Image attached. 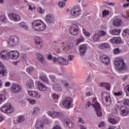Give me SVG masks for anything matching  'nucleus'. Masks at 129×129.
<instances>
[{"label":"nucleus","mask_w":129,"mask_h":129,"mask_svg":"<svg viewBox=\"0 0 129 129\" xmlns=\"http://www.w3.org/2000/svg\"><path fill=\"white\" fill-rule=\"evenodd\" d=\"M45 21L47 24H54L55 23V17H54L53 15L48 14L46 15L45 18Z\"/></svg>","instance_id":"obj_12"},{"label":"nucleus","mask_w":129,"mask_h":129,"mask_svg":"<svg viewBox=\"0 0 129 129\" xmlns=\"http://www.w3.org/2000/svg\"><path fill=\"white\" fill-rule=\"evenodd\" d=\"M38 112H40V108H39V107L34 108V111L33 112V114L38 113Z\"/></svg>","instance_id":"obj_46"},{"label":"nucleus","mask_w":129,"mask_h":129,"mask_svg":"<svg viewBox=\"0 0 129 129\" xmlns=\"http://www.w3.org/2000/svg\"><path fill=\"white\" fill-rule=\"evenodd\" d=\"M19 25L20 28H23L24 30H28V26L25 22H22L19 24Z\"/></svg>","instance_id":"obj_31"},{"label":"nucleus","mask_w":129,"mask_h":129,"mask_svg":"<svg viewBox=\"0 0 129 129\" xmlns=\"http://www.w3.org/2000/svg\"><path fill=\"white\" fill-rule=\"evenodd\" d=\"M74 56L72 55H69L68 59L70 61H72L73 60Z\"/></svg>","instance_id":"obj_59"},{"label":"nucleus","mask_w":129,"mask_h":129,"mask_svg":"<svg viewBox=\"0 0 129 129\" xmlns=\"http://www.w3.org/2000/svg\"><path fill=\"white\" fill-rule=\"evenodd\" d=\"M7 98H6V96L4 94H0V104H2V102H4L6 101Z\"/></svg>","instance_id":"obj_34"},{"label":"nucleus","mask_w":129,"mask_h":129,"mask_svg":"<svg viewBox=\"0 0 129 129\" xmlns=\"http://www.w3.org/2000/svg\"><path fill=\"white\" fill-rule=\"evenodd\" d=\"M100 86L101 87H105L107 89V90H110V85L107 83H101L100 84Z\"/></svg>","instance_id":"obj_26"},{"label":"nucleus","mask_w":129,"mask_h":129,"mask_svg":"<svg viewBox=\"0 0 129 129\" xmlns=\"http://www.w3.org/2000/svg\"><path fill=\"white\" fill-rule=\"evenodd\" d=\"M32 24L33 28L35 30V31H44V30L46 29V24L40 20H35L32 23Z\"/></svg>","instance_id":"obj_3"},{"label":"nucleus","mask_w":129,"mask_h":129,"mask_svg":"<svg viewBox=\"0 0 129 129\" xmlns=\"http://www.w3.org/2000/svg\"><path fill=\"white\" fill-rule=\"evenodd\" d=\"M110 42L111 43L115 44V37H112V38H111Z\"/></svg>","instance_id":"obj_58"},{"label":"nucleus","mask_w":129,"mask_h":129,"mask_svg":"<svg viewBox=\"0 0 129 129\" xmlns=\"http://www.w3.org/2000/svg\"><path fill=\"white\" fill-rule=\"evenodd\" d=\"M62 105L66 108H70V107H72V99L70 97L64 99L62 100Z\"/></svg>","instance_id":"obj_11"},{"label":"nucleus","mask_w":129,"mask_h":129,"mask_svg":"<svg viewBox=\"0 0 129 129\" xmlns=\"http://www.w3.org/2000/svg\"><path fill=\"white\" fill-rule=\"evenodd\" d=\"M99 48L100 49H107L109 48V45L106 43H102L99 45Z\"/></svg>","instance_id":"obj_27"},{"label":"nucleus","mask_w":129,"mask_h":129,"mask_svg":"<svg viewBox=\"0 0 129 129\" xmlns=\"http://www.w3.org/2000/svg\"><path fill=\"white\" fill-rule=\"evenodd\" d=\"M103 17L104 18L105 16H107V15H109V11L108 10H105L102 12Z\"/></svg>","instance_id":"obj_41"},{"label":"nucleus","mask_w":129,"mask_h":129,"mask_svg":"<svg viewBox=\"0 0 129 129\" xmlns=\"http://www.w3.org/2000/svg\"><path fill=\"white\" fill-rule=\"evenodd\" d=\"M40 79L42 81H44L46 84H49V80L45 76H41L40 77Z\"/></svg>","instance_id":"obj_33"},{"label":"nucleus","mask_w":129,"mask_h":129,"mask_svg":"<svg viewBox=\"0 0 129 129\" xmlns=\"http://www.w3.org/2000/svg\"><path fill=\"white\" fill-rule=\"evenodd\" d=\"M34 68L29 67L27 69L26 71L28 73H31V72H33V71H34Z\"/></svg>","instance_id":"obj_44"},{"label":"nucleus","mask_w":129,"mask_h":129,"mask_svg":"<svg viewBox=\"0 0 129 129\" xmlns=\"http://www.w3.org/2000/svg\"><path fill=\"white\" fill-rule=\"evenodd\" d=\"M21 58L23 62H26L27 61H28V57H27V54L26 53H23Z\"/></svg>","instance_id":"obj_30"},{"label":"nucleus","mask_w":129,"mask_h":129,"mask_svg":"<svg viewBox=\"0 0 129 129\" xmlns=\"http://www.w3.org/2000/svg\"><path fill=\"white\" fill-rule=\"evenodd\" d=\"M80 9L77 7H75L74 8L71 9V14L74 17H77L80 15L81 13Z\"/></svg>","instance_id":"obj_14"},{"label":"nucleus","mask_w":129,"mask_h":129,"mask_svg":"<svg viewBox=\"0 0 129 129\" xmlns=\"http://www.w3.org/2000/svg\"><path fill=\"white\" fill-rule=\"evenodd\" d=\"M28 88H29L30 89H33L34 88V82L33 80H30L27 85Z\"/></svg>","instance_id":"obj_28"},{"label":"nucleus","mask_w":129,"mask_h":129,"mask_svg":"<svg viewBox=\"0 0 129 129\" xmlns=\"http://www.w3.org/2000/svg\"><path fill=\"white\" fill-rule=\"evenodd\" d=\"M1 110L2 112L9 114L14 112V108L12 107L10 103H7L3 105Z\"/></svg>","instance_id":"obj_6"},{"label":"nucleus","mask_w":129,"mask_h":129,"mask_svg":"<svg viewBox=\"0 0 129 129\" xmlns=\"http://www.w3.org/2000/svg\"><path fill=\"white\" fill-rule=\"evenodd\" d=\"M114 65H116V69L118 71H121V70H124L126 68L125 65H124V62L123 59L121 58H116L114 62Z\"/></svg>","instance_id":"obj_5"},{"label":"nucleus","mask_w":129,"mask_h":129,"mask_svg":"<svg viewBox=\"0 0 129 129\" xmlns=\"http://www.w3.org/2000/svg\"><path fill=\"white\" fill-rule=\"evenodd\" d=\"M50 78L51 80L53 81V82H57V79H56V77L54 76H51Z\"/></svg>","instance_id":"obj_48"},{"label":"nucleus","mask_w":129,"mask_h":129,"mask_svg":"<svg viewBox=\"0 0 129 129\" xmlns=\"http://www.w3.org/2000/svg\"><path fill=\"white\" fill-rule=\"evenodd\" d=\"M64 88L68 91L70 89V85H69V84L66 83L64 84Z\"/></svg>","instance_id":"obj_49"},{"label":"nucleus","mask_w":129,"mask_h":129,"mask_svg":"<svg viewBox=\"0 0 129 129\" xmlns=\"http://www.w3.org/2000/svg\"><path fill=\"white\" fill-rule=\"evenodd\" d=\"M57 62L59 63L61 65H62V66H67V65H68V60H67L64 58L62 57H58L57 58Z\"/></svg>","instance_id":"obj_23"},{"label":"nucleus","mask_w":129,"mask_h":129,"mask_svg":"<svg viewBox=\"0 0 129 129\" xmlns=\"http://www.w3.org/2000/svg\"><path fill=\"white\" fill-rule=\"evenodd\" d=\"M111 33L112 35H119L120 34V30H113L112 31H111Z\"/></svg>","instance_id":"obj_36"},{"label":"nucleus","mask_w":129,"mask_h":129,"mask_svg":"<svg viewBox=\"0 0 129 129\" xmlns=\"http://www.w3.org/2000/svg\"><path fill=\"white\" fill-rule=\"evenodd\" d=\"M84 40H85L84 37L80 36V37L77 40V45H79V44L81 43V42L84 41Z\"/></svg>","instance_id":"obj_37"},{"label":"nucleus","mask_w":129,"mask_h":129,"mask_svg":"<svg viewBox=\"0 0 129 129\" xmlns=\"http://www.w3.org/2000/svg\"><path fill=\"white\" fill-rule=\"evenodd\" d=\"M21 0H14V4L13 6H16V5H18V4H21Z\"/></svg>","instance_id":"obj_54"},{"label":"nucleus","mask_w":129,"mask_h":129,"mask_svg":"<svg viewBox=\"0 0 129 129\" xmlns=\"http://www.w3.org/2000/svg\"><path fill=\"white\" fill-rule=\"evenodd\" d=\"M28 100L30 102V103H31V104H35V103H36V101L34 99H31L30 98H28Z\"/></svg>","instance_id":"obj_51"},{"label":"nucleus","mask_w":129,"mask_h":129,"mask_svg":"<svg viewBox=\"0 0 129 129\" xmlns=\"http://www.w3.org/2000/svg\"><path fill=\"white\" fill-rule=\"evenodd\" d=\"M90 78H91V77L90 76H88V79H87L86 83H89V82H90Z\"/></svg>","instance_id":"obj_61"},{"label":"nucleus","mask_w":129,"mask_h":129,"mask_svg":"<svg viewBox=\"0 0 129 129\" xmlns=\"http://www.w3.org/2000/svg\"><path fill=\"white\" fill-rule=\"evenodd\" d=\"M10 85H11V83H10V82H8L5 83V86H6V87H8V86H10Z\"/></svg>","instance_id":"obj_62"},{"label":"nucleus","mask_w":129,"mask_h":129,"mask_svg":"<svg viewBox=\"0 0 129 129\" xmlns=\"http://www.w3.org/2000/svg\"><path fill=\"white\" fill-rule=\"evenodd\" d=\"M90 105H92L93 107L95 108L97 115L98 116H102V112H101V106H100V104L96 100V98H94L92 99V104L90 101H88L87 104L86 105V107H88L90 106Z\"/></svg>","instance_id":"obj_2"},{"label":"nucleus","mask_w":129,"mask_h":129,"mask_svg":"<svg viewBox=\"0 0 129 129\" xmlns=\"http://www.w3.org/2000/svg\"><path fill=\"white\" fill-rule=\"evenodd\" d=\"M19 41L20 39L17 36H11L9 38L8 44L9 46H10V47H15L16 45H18L19 44Z\"/></svg>","instance_id":"obj_9"},{"label":"nucleus","mask_w":129,"mask_h":129,"mask_svg":"<svg viewBox=\"0 0 129 129\" xmlns=\"http://www.w3.org/2000/svg\"><path fill=\"white\" fill-rule=\"evenodd\" d=\"M7 70L6 68L3 65V63L0 61V76L3 77V76H6L7 75Z\"/></svg>","instance_id":"obj_17"},{"label":"nucleus","mask_w":129,"mask_h":129,"mask_svg":"<svg viewBox=\"0 0 129 129\" xmlns=\"http://www.w3.org/2000/svg\"><path fill=\"white\" fill-rule=\"evenodd\" d=\"M47 59L48 60H52V59H53V55L51 54H48Z\"/></svg>","instance_id":"obj_60"},{"label":"nucleus","mask_w":129,"mask_h":129,"mask_svg":"<svg viewBox=\"0 0 129 129\" xmlns=\"http://www.w3.org/2000/svg\"><path fill=\"white\" fill-rule=\"evenodd\" d=\"M127 7H129V3H126V4H123V8H126Z\"/></svg>","instance_id":"obj_63"},{"label":"nucleus","mask_w":129,"mask_h":129,"mask_svg":"<svg viewBox=\"0 0 129 129\" xmlns=\"http://www.w3.org/2000/svg\"><path fill=\"white\" fill-rule=\"evenodd\" d=\"M69 33L72 36H77L79 33V27L77 24H73L69 28Z\"/></svg>","instance_id":"obj_7"},{"label":"nucleus","mask_w":129,"mask_h":129,"mask_svg":"<svg viewBox=\"0 0 129 129\" xmlns=\"http://www.w3.org/2000/svg\"><path fill=\"white\" fill-rule=\"evenodd\" d=\"M109 122L112 123V124H115V123H117V121L115 120L114 118H110L109 120Z\"/></svg>","instance_id":"obj_42"},{"label":"nucleus","mask_w":129,"mask_h":129,"mask_svg":"<svg viewBox=\"0 0 129 129\" xmlns=\"http://www.w3.org/2000/svg\"><path fill=\"white\" fill-rule=\"evenodd\" d=\"M52 129H62V128H61L60 126L56 125L54 126Z\"/></svg>","instance_id":"obj_64"},{"label":"nucleus","mask_w":129,"mask_h":129,"mask_svg":"<svg viewBox=\"0 0 129 129\" xmlns=\"http://www.w3.org/2000/svg\"><path fill=\"white\" fill-rule=\"evenodd\" d=\"M52 115L53 117H60L61 113L58 112H53Z\"/></svg>","instance_id":"obj_39"},{"label":"nucleus","mask_w":129,"mask_h":129,"mask_svg":"<svg viewBox=\"0 0 129 129\" xmlns=\"http://www.w3.org/2000/svg\"><path fill=\"white\" fill-rule=\"evenodd\" d=\"M119 110L121 111L122 115L125 116L128 114L129 111L125 106H120Z\"/></svg>","instance_id":"obj_22"},{"label":"nucleus","mask_w":129,"mask_h":129,"mask_svg":"<svg viewBox=\"0 0 129 129\" xmlns=\"http://www.w3.org/2000/svg\"><path fill=\"white\" fill-rule=\"evenodd\" d=\"M83 33L86 37L90 36V33L88 32H87L86 30H85V29L84 28H83Z\"/></svg>","instance_id":"obj_40"},{"label":"nucleus","mask_w":129,"mask_h":129,"mask_svg":"<svg viewBox=\"0 0 129 129\" xmlns=\"http://www.w3.org/2000/svg\"><path fill=\"white\" fill-rule=\"evenodd\" d=\"M120 108V107H119V105L116 104L115 105V111H116L117 113V111H118V110H119Z\"/></svg>","instance_id":"obj_52"},{"label":"nucleus","mask_w":129,"mask_h":129,"mask_svg":"<svg viewBox=\"0 0 129 129\" xmlns=\"http://www.w3.org/2000/svg\"><path fill=\"white\" fill-rule=\"evenodd\" d=\"M52 97L53 99H54V100H57L58 98H59V95L57 94H53L52 95Z\"/></svg>","instance_id":"obj_45"},{"label":"nucleus","mask_w":129,"mask_h":129,"mask_svg":"<svg viewBox=\"0 0 129 129\" xmlns=\"http://www.w3.org/2000/svg\"><path fill=\"white\" fill-rule=\"evenodd\" d=\"M66 122L69 127H72V126H73L72 122L68 121H66Z\"/></svg>","instance_id":"obj_53"},{"label":"nucleus","mask_w":129,"mask_h":129,"mask_svg":"<svg viewBox=\"0 0 129 129\" xmlns=\"http://www.w3.org/2000/svg\"><path fill=\"white\" fill-rule=\"evenodd\" d=\"M36 129H44V123L41 121H37L35 123Z\"/></svg>","instance_id":"obj_24"},{"label":"nucleus","mask_w":129,"mask_h":129,"mask_svg":"<svg viewBox=\"0 0 129 129\" xmlns=\"http://www.w3.org/2000/svg\"><path fill=\"white\" fill-rule=\"evenodd\" d=\"M106 33L103 30H99L98 33H95L93 36V40L94 42H99L100 41V37L105 36Z\"/></svg>","instance_id":"obj_10"},{"label":"nucleus","mask_w":129,"mask_h":129,"mask_svg":"<svg viewBox=\"0 0 129 129\" xmlns=\"http://www.w3.org/2000/svg\"><path fill=\"white\" fill-rule=\"evenodd\" d=\"M101 99L103 104L105 106H109L111 104V99L110 95L107 92H102L101 94Z\"/></svg>","instance_id":"obj_4"},{"label":"nucleus","mask_w":129,"mask_h":129,"mask_svg":"<svg viewBox=\"0 0 129 129\" xmlns=\"http://www.w3.org/2000/svg\"><path fill=\"white\" fill-rule=\"evenodd\" d=\"M9 17L11 20L14 21V22H19L21 21V16L18 14L15 13L10 14Z\"/></svg>","instance_id":"obj_15"},{"label":"nucleus","mask_w":129,"mask_h":129,"mask_svg":"<svg viewBox=\"0 0 129 129\" xmlns=\"http://www.w3.org/2000/svg\"><path fill=\"white\" fill-rule=\"evenodd\" d=\"M37 86L38 89L41 91H45L47 90V86L44 85L41 81H38L37 83Z\"/></svg>","instance_id":"obj_21"},{"label":"nucleus","mask_w":129,"mask_h":129,"mask_svg":"<svg viewBox=\"0 0 129 129\" xmlns=\"http://www.w3.org/2000/svg\"><path fill=\"white\" fill-rule=\"evenodd\" d=\"M115 44H120V43H121V38H120V37H115Z\"/></svg>","instance_id":"obj_38"},{"label":"nucleus","mask_w":129,"mask_h":129,"mask_svg":"<svg viewBox=\"0 0 129 129\" xmlns=\"http://www.w3.org/2000/svg\"><path fill=\"white\" fill-rule=\"evenodd\" d=\"M37 11L38 12L40 13V14H43V9H42V8L39 7L37 8Z\"/></svg>","instance_id":"obj_56"},{"label":"nucleus","mask_w":129,"mask_h":129,"mask_svg":"<svg viewBox=\"0 0 129 129\" xmlns=\"http://www.w3.org/2000/svg\"><path fill=\"white\" fill-rule=\"evenodd\" d=\"M64 45L66 49L71 53H75L77 51L76 47L74 46V44L72 42H66V44H64Z\"/></svg>","instance_id":"obj_8"},{"label":"nucleus","mask_w":129,"mask_h":129,"mask_svg":"<svg viewBox=\"0 0 129 129\" xmlns=\"http://www.w3.org/2000/svg\"><path fill=\"white\" fill-rule=\"evenodd\" d=\"M79 51L81 56H84L86 51H87V46L86 45H81L80 47Z\"/></svg>","instance_id":"obj_19"},{"label":"nucleus","mask_w":129,"mask_h":129,"mask_svg":"<svg viewBox=\"0 0 129 129\" xmlns=\"http://www.w3.org/2000/svg\"><path fill=\"white\" fill-rule=\"evenodd\" d=\"M114 95H115V96H120V95H122V92L120 91L117 93L114 92Z\"/></svg>","instance_id":"obj_50"},{"label":"nucleus","mask_w":129,"mask_h":129,"mask_svg":"<svg viewBox=\"0 0 129 129\" xmlns=\"http://www.w3.org/2000/svg\"><path fill=\"white\" fill-rule=\"evenodd\" d=\"M66 3L64 2H60L58 3V6L59 8H64L65 7Z\"/></svg>","instance_id":"obj_43"},{"label":"nucleus","mask_w":129,"mask_h":129,"mask_svg":"<svg viewBox=\"0 0 129 129\" xmlns=\"http://www.w3.org/2000/svg\"><path fill=\"white\" fill-rule=\"evenodd\" d=\"M1 57L3 60L12 59L16 60L20 57V53L17 50H11L8 52L7 50H3L1 53Z\"/></svg>","instance_id":"obj_1"},{"label":"nucleus","mask_w":129,"mask_h":129,"mask_svg":"<svg viewBox=\"0 0 129 129\" xmlns=\"http://www.w3.org/2000/svg\"><path fill=\"white\" fill-rule=\"evenodd\" d=\"M35 97H37V98H40L41 97V94H39L38 92H35Z\"/></svg>","instance_id":"obj_57"},{"label":"nucleus","mask_w":129,"mask_h":129,"mask_svg":"<svg viewBox=\"0 0 129 129\" xmlns=\"http://www.w3.org/2000/svg\"><path fill=\"white\" fill-rule=\"evenodd\" d=\"M25 120V117L23 115H20L18 118L17 119V121L18 122H23Z\"/></svg>","instance_id":"obj_35"},{"label":"nucleus","mask_w":129,"mask_h":129,"mask_svg":"<svg viewBox=\"0 0 129 129\" xmlns=\"http://www.w3.org/2000/svg\"><path fill=\"white\" fill-rule=\"evenodd\" d=\"M36 57L37 59H38L39 62L40 63H42V64H46V61H45V58L43 56V55H42L41 53L39 52H37L36 53Z\"/></svg>","instance_id":"obj_20"},{"label":"nucleus","mask_w":129,"mask_h":129,"mask_svg":"<svg viewBox=\"0 0 129 129\" xmlns=\"http://www.w3.org/2000/svg\"><path fill=\"white\" fill-rule=\"evenodd\" d=\"M60 87L61 86H60V85L56 84H53L52 86L53 89H54L55 91H59V90L61 91Z\"/></svg>","instance_id":"obj_29"},{"label":"nucleus","mask_w":129,"mask_h":129,"mask_svg":"<svg viewBox=\"0 0 129 129\" xmlns=\"http://www.w3.org/2000/svg\"><path fill=\"white\" fill-rule=\"evenodd\" d=\"M35 42L38 49H41L43 47V44H42L41 39L38 36L35 37Z\"/></svg>","instance_id":"obj_18"},{"label":"nucleus","mask_w":129,"mask_h":129,"mask_svg":"<svg viewBox=\"0 0 129 129\" xmlns=\"http://www.w3.org/2000/svg\"><path fill=\"white\" fill-rule=\"evenodd\" d=\"M11 89L14 93H19L22 90V87L18 84L13 83Z\"/></svg>","instance_id":"obj_13"},{"label":"nucleus","mask_w":129,"mask_h":129,"mask_svg":"<svg viewBox=\"0 0 129 129\" xmlns=\"http://www.w3.org/2000/svg\"><path fill=\"white\" fill-rule=\"evenodd\" d=\"M100 60L102 63L105 64L107 66L109 64L110 60H109V57L107 55H103L100 57Z\"/></svg>","instance_id":"obj_16"},{"label":"nucleus","mask_w":129,"mask_h":129,"mask_svg":"<svg viewBox=\"0 0 129 129\" xmlns=\"http://www.w3.org/2000/svg\"><path fill=\"white\" fill-rule=\"evenodd\" d=\"M121 50H119V48H116L114 49V54H118V53H120Z\"/></svg>","instance_id":"obj_47"},{"label":"nucleus","mask_w":129,"mask_h":129,"mask_svg":"<svg viewBox=\"0 0 129 129\" xmlns=\"http://www.w3.org/2000/svg\"><path fill=\"white\" fill-rule=\"evenodd\" d=\"M113 24L114 26H115L116 27H118L119 26H121V24H122V21H121V20L119 19H116L114 20L113 21Z\"/></svg>","instance_id":"obj_25"},{"label":"nucleus","mask_w":129,"mask_h":129,"mask_svg":"<svg viewBox=\"0 0 129 129\" xmlns=\"http://www.w3.org/2000/svg\"><path fill=\"white\" fill-rule=\"evenodd\" d=\"M0 21L3 23H7L8 22V19L5 15H2L0 16Z\"/></svg>","instance_id":"obj_32"},{"label":"nucleus","mask_w":129,"mask_h":129,"mask_svg":"<svg viewBox=\"0 0 129 129\" xmlns=\"http://www.w3.org/2000/svg\"><path fill=\"white\" fill-rule=\"evenodd\" d=\"M124 105H127V106H129V100L126 99L124 101Z\"/></svg>","instance_id":"obj_55"}]
</instances>
